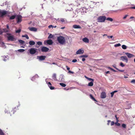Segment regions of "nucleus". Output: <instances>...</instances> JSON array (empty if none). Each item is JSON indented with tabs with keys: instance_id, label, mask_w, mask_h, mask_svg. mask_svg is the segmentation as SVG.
<instances>
[{
	"instance_id": "338daca9",
	"label": "nucleus",
	"mask_w": 135,
	"mask_h": 135,
	"mask_svg": "<svg viewBox=\"0 0 135 135\" xmlns=\"http://www.w3.org/2000/svg\"><path fill=\"white\" fill-rule=\"evenodd\" d=\"M106 74H108L110 73V71H107L106 72Z\"/></svg>"
},
{
	"instance_id": "ddd939ff",
	"label": "nucleus",
	"mask_w": 135,
	"mask_h": 135,
	"mask_svg": "<svg viewBox=\"0 0 135 135\" xmlns=\"http://www.w3.org/2000/svg\"><path fill=\"white\" fill-rule=\"evenodd\" d=\"M59 21L60 22H61L62 23H67V21L66 20H65L64 18H60V19Z\"/></svg>"
},
{
	"instance_id": "4d7b16f0",
	"label": "nucleus",
	"mask_w": 135,
	"mask_h": 135,
	"mask_svg": "<svg viewBox=\"0 0 135 135\" xmlns=\"http://www.w3.org/2000/svg\"><path fill=\"white\" fill-rule=\"evenodd\" d=\"M6 27L8 30H9V26L8 25H6Z\"/></svg>"
},
{
	"instance_id": "4468645a",
	"label": "nucleus",
	"mask_w": 135,
	"mask_h": 135,
	"mask_svg": "<svg viewBox=\"0 0 135 135\" xmlns=\"http://www.w3.org/2000/svg\"><path fill=\"white\" fill-rule=\"evenodd\" d=\"M73 27L74 28H81V27L79 25H74L73 26Z\"/></svg>"
},
{
	"instance_id": "680f3d73",
	"label": "nucleus",
	"mask_w": 135,
	"mask_h": 135,
	"mask_svg": "<svg viewBox=\"0 0 135 135\" xmlns=\"http://www.w3.org/2000/svg\"><path fill=\"white\" fill-rule=\"evenodd\" d=\"M85 58H83L82 59V61H85Z\"/></svg>"
},
{
	"instance_id": "f704fd0d",
	"label": "nucleus",
	"mask_w": 135,
	"mask_h": 135,
	"mask_svg": "<svg viewBox=\"0 0 135 135\" xmlns=\"http://www.w3.org/2000/svg\"><path fill=\"white\" fill-rule=\"evenodd\" d=\"M115 124L118 126H120V124L117 122L115 123Z\"/></svg>"
},
{
	"instance_id": "6e6d98bb",
	"label": "nucleus",
	"mask_w": 135,
	"mask_h": 135,
	"mask_svg": "<svg viewBox=\"0 0 135 135\" xmlns=\"http://www.w3.org/2000/svg\"><path fill=\"white\" fill-rule=\"evenodd\" d=\"M80 1L84 3V2H86L87 0H80Z\"/></svg>"
},
{
	"instance_id": "0eeeda50",
	"label": "nucleus",
	"mask_w": 135,
	"mask_h": 135,
	"mask_svg": "<svg viewBox=\"0 0 135 135\" xmlns=\"http://www.w3.org/2000/svg\"><path fill=\"white\" fill-rule=\"evenodd\" d=\"M17 23H20L22 21V17L20 15H17Z\"/></svg>"
},
{
	"instance_id": "9b49d317",
	"label": "nucleus",
	"mask_w": 135,
	"mask_h": 135,
	"mask_svg": "<svg viewBox=\"0 0 135 135\" xmlns=\"http://www.w3.org/2000/svg\"><path fill=\"white\" fill-rule=\"evenodd\" d=\"M84 51L83 50L81 49H79L76 52V54H82L84 53Z\"/></svg>"
},
{
	"instance_id": "aec40b11",
	"label": "nucleus",
	"mask_w": 135,
	"mask_h": 135,
	"mask_svg": "<svg viewBox=\"0 0 135 135\" xmlns=\"http://www.w3.org/2000/svg\"><path fill=\"white\" fill-rule=\"evenodd\" d=\"M113 66L114 68H115L116 69H117V70L119 71L123 72H124V70H120L118 68H117L115 67V65H113Z\"/></svg>"
},
{
	"instance_id": "2f4dec72",
	"label": "nucleus",
	"mask_w": 135,
	"mask_h": 135,
	"mask_svg": "<svg viewBox=\"0 0 135 135\" xmlns=\"http://www.w3.org/2000/svg\"><path fill=\"white\" fill-rule=\"evenodd\" d=\"M122 47L123 49H127V46L125 45H123L122 46Z\"/></svg>"
},
{
	"instance_id": "39448f33",
	"label": "nucleus",
	"mask_w": 135,
	"mask_h": 135,
	"mask_svg": "<svg viewBox=\"0 0 135 135\" xmlns=\"http://www.w3.org/2000/svg\"><path fill=\"white\" fill-rule=\"evenodd\" d=\"M120 59L123 61H125L126 63H127L128 61V59L125 56L120 57Z\"/></svg>"
},
{
	"instance_id": "9d476101",
	"label": "nucleus",
	"mask_w": 135,
	"mask_h": 135,
	"mask_svg": "<svg viewBox=\"0 0 135 135\" xmlns=\"http://www.w3.org/2000/svg\"><path fill=\"white\" fill-rule=\"evenodd\" d=\"M106 97V93L104 92H102L101 94L100 97L102 99L105 98Z\"/></svg>"
},
{
	"instance_id": "5701e85b",
	"label": "nucleus",
	"mask_w": 135,
	"mask_h": 135,
	"mask_svg": "<svg viewBox=\"0 0 135 135\" xmlns=\"http://www.w3.org/2000/svg\"><path fill=\"white\" fill-rule=\"evenodd\" d=\"M93 81H91L88 83V85L89 86H92L93 85Z\"/></svg>"
},
{
	"instance_id": "2eb2a0df",
	"label": "nucleus",
	"mask_w": 135,
	"mask_h": 135,
	"mask_svg": "<svg viewBox=\"0 0 135 135\" xmlns=\"http://www.w3.org/2000/svg\"><path fill=\"white\" fill-rule=\"evenodd\" d=\"M28 28L31 31H37V29L34 27H29Z\"/></svg>"
},
{
	"instance_id": "8fccbe9b",
	"label": "nucleus",
	"mask_w": 135,
	"mask_h": 135,
	"mask_svg": "<svg viewBox=\"0 0 135 135\" xmlns=\"http://www.w3.org/2000/svg\"><path fill=\"white\" fill-rule=\"evenodd\" d=\"M4 57L3 60L4 61H6V60H7V58L5 56H4Z\"/></svg>"
},
{
	"instance_id": "4be33fe9",
	"label": "nucleus",
	"mask_w": 135,
	"mask_h": 135,
	"mask_svg": "<svg viewBox=\"0 0 135 135\" xmlns=\"http://www.w3.org/2000/svg\"><path fill=\"white\" fill-rule=\"evenodd\" d=\"M52 78L54 80H56V75L55 74H53L52 76Z\"/></svg>"
},
{
	"instance_id": "ea45409f",
	"label": "nucleus",
	"mask_w": 135,
	"mask_h": 135,
	"mask_svg": "<svg viewBox=\"0 0 135 135\" xmlns=\"http://www.w3.org/2000/svg\"><path fill=\"white\" fill-rule=\"evenodd\" d=\"M87 79H88V80H89V81H94V80L92 78H87Z\"/></svg>"
},
{
	"instance_id": "5fc2aeb1",
	"label": "nucleus",
	"mask_w": 135,
	"mask_h": 135,
	"mask_svg": "<svg viewBox=\"0 0 135 135\" xmlns=\"http://www.w3.org/2000/svg\"><path fill=\"white\" fill-rule=\"evenodd\" d=\"M68 73H71L73 74L74 73V72H73L72 71L70 70H69V71Z\"/></svg>"
},
{
	"instance_id": "c03bdc74",
	"label": "nucleus",
	"mask_w": 135,
	"mask_h": 135,
	"mask_svg": "<svg viewBox=\"0 0 135 135\" xmlns=\"http://www.w3.org/2000/svg\"><path fill=\"white\" fill-rule=\"evenodd\" d=\"M114 93L113 92H111L110 93V94H111V97H113V96L114 95Z\"/></svg>"
},
{
	"instance_id": "bb28decb",
	"label": "nucleus",
	"mask_w": 135,
	"mask_h": 135,
	"mask_svg": "<svg viewBox=\"0 0 135 135\" xmlns=\"http://www.w3.org/2000/svg\"><path fill=\"white\" fill-rule=\"evenodd\" d=\"M3 32H9V30L6 29L4 28L3 29Z\"/></svg>"
},
{
	"instance_id": "bf43d9fd",
	"label": "nucleus",
	"mask_w": 135,
	"mask_h": 135,
	"mask_svg": "<svg viewBox=\"0 0 135 135\" xmlns=\"http://www.w3.org/2000/svg\"><path fill=\"white\" fill-rule=\"evenodd\" d=\"M131 9H135V6L134 7H132L130 8Z\"/></svg>"
},
{
	"instance_id": "13d9d810",
	"label": "nucleus",
	"mask_w": 135,
	"mask_h": 135,
	"mask_svg": "<svg viewBox=\"0 0 135 135\" xmlns=\"http://www.w3.org/2000/svg\"><path fill=\"white\" fill-rule=\"evenodd\" d=\"M108 123H107V125H109V123L111 122V121L110 120H108Z\"/></svg>"
},
{
	"instance_id": "09e8293b",
	"label": "nucleus",
	"mask_w": 135,
	"mask_h": 135,
	"mask_svg": "<svg viewBox=\"0 0 135 135\" xmlns=\"http://www.w3.org/2000/svg\"><path fill=\"white\" fill-rule=\"evenodd\" d=\"M113 37V36H107V37L108 38H112Z\"/></svg>"
},
{
	"instance_id": "7c9ffc66",
	"label": "nucleus",
	"mask_w": 135,
	"mask_h": 135,
	"mask_svg": "<svg viewBox=\"0 0 135 135\" xmlns=\"http://www.w3.org/2000/svg\"><path fill=\"white\" fill-rule=\"evenodd\" d=\"M88 56L87 55H81L80 56V57H85V58H86V57H88Z\"/></svg>"
},
{
	"instance_id": "58836bf2",
	"label": "nucleus",
	"mask_w": 135,
	"mask_h": 135,
	"mask_svg": "<svg viewBox=\"0 0 135 135\" xmlns=\"http://www.w3.org/2000/svg\"><path fill=\"white\" fill-rule=\"evenodd\" d=\"M37 44L38 45H42V42L40 41H38L37 42Z\"/></svg>"
},
{
	"instance_id": "f257e3e1",
	"label": "nucleus",
	"mask_w": 135,
	"mask_h": 135,
	"mask_svg": "<svg viewBox=\"0 0 135 135\" xmlns=\"http://www.w3.org/2000/svg\"><path fill=\"white\" fill-rule=\"evenodd\" d=\"M57 40L59 42L61 45L65 44L66 42L65 38L62 36H60L57 37Z\"/></svg>"
},
{
	"instance_id": "c756f323",
	"label": "nucleus",
	"mask_w": 135,
	"mask_h": 135,
	"mask_svg": "<svg viewBox=\"0 0 135 135\" xmlns=\"http://www.w3.org/2000/svg\"><path fill=\"white\" fill-rule=\"evenodd\" d=\"M15 17H16V16H15L13 15V16H11L10 17V19L11 20H13V19H15Z\"/></svg>"
},
{
	"instance_id": "0e129e2a",
	"label": "nucleus",
	"mask_w": 135,
	"mask_h": 135,
	"mask_svg": "<svg viewBox=\"0 0 135 135\" xmlns=\"http://www.w3.org/2000/svg\"><path fill=\"white\" fill-rule=\"evenodd\" d=\"M117 91H118L117 90H115V91H113V93H116V92H117Z\"/></svg>"
},
{
	"instance_id": "774afa93",
	"label": "nucleus",
	"mask_w": 135,
	"mask_h": 135,
	"mask_svg": "<svg viewBox=\"0 0 135 135\" xmlns=\"http://www.w3.org/2000/svg\"><path fill=\"white\" fill-rule=\"evenodd\" d=\"M6 113H8V110L6 109L5 111Z\"/></svg>"
},
{
	"instance_id": "4c0bfd02",
	"label": "nucleus",
	"mask_w": 135,
	"mask_h": 135,
	"mask_svg": "<svg viewBox=\"0 0 135 135\" xmlns=\"http://www.w3.org/2000/svg\"><path fill=\"white\" fill-rule=\"evenodd\" d=\"M21 31V29H18V30H16V33H20Z\"/></svg>"
},
{
	"instance_id": "c85d7f7f",
	"label": "nucleus",
	"mask_w": 135,
	"mask_h": 135,
	"mask_svg": "<svg viewBox=\"0 0 135 135\" xmlns=\"http://www.w3.org/2000/svg\"><path fill=\"white\" fill-rule=\"evenodd\" d=\"M53 37V36L51 34H50L49 36H48V38H52Z\"/></svg>"
},
{
	"instance_id": "a18cd8bd",
	"label": "nucleus",
	"mask_w": 135,
	"mask_h": 135,
	"mask_svg": "<svg viewBox=\"0 0 135 135\" xmlns=\"http://www.w3.org/2000/svg\"><path fill=\"white\" fill-rule=\"evenodd\" d=\"M72 62H75L77 61V60L76 59H73L72 60Z\"/></svg>"
},
{
	"instance_id": "de8ad7c7",
	"label": "nucleus",
	"mask_w": 135,
	"mask_h": 135,
	"mask_svg": "<svg viewBox=\"0 0 135 135\" xmlns=\"http://www.w3.org/2000/svg\"><path fill=\"white\" fill-rule=\"evenodd\" d=\"M115 117L116 118V121L117 122H118L119 121L118 119V118L117 117V116L116 115H115Z\"/></svg>"
},
{
	"instance_id": "69168bd1",
	"label": "nucleus",
	"mask_w": 135,
	"mask_h": 135,
	"mask_svg": "<svg viewBox=\"0 0 135 135\" xmlns=\"http://www.w3.org/2000/svg\"><path fill=\"white\" fill-rule=\"evenodd\" d=\"M117 11L116 10V11H112V12H117Z\"/></svg>"
},
{
	"instance_id": "f3484780",
	"label": "nucleus",
	"mask_w": 135,
	"mask_h": 135,
	"mask_svg": "<svg viewBox=\"0 0 135 135\" xmlns=\"http://www.w3.org/2000/svg\"><path fill=\"white\" fill-rule=\"evenodd\" d=\"M83 42H86V43H88L89 42V39L86 37H85L83 38Z\"/></svg>"
},
{
	"instance_id": "e433bc0d",
	"label": "nucleus",
	"mask_w": 135,
	"mask_h": 135,
	"mask_svg": "<svg viewBox=\"0 0 135 135\" xmlns=\"http://www.w3.org/2000/svg\"><path fill=\"white\" fill-rule=\"evenodd\" d=\"M120 65L122 67L125 66V65L122 62L120 63Z\"/></svg>"
},
{
	"instance_id": "49530a36",
	"label": "nucleus",
	"mask_w": 135,
	"mask_h": 135,
	"mask_svg": "<svg viewBox=\"0 0 135 135\" xmlns=\"http://www.w3.org/2000/svg\"><path fill=\"white\" fill-rule=\"evenodd\" d=\"M115 124L114 122L113 121H112L111 122V126H113L114 125V124Z\"/></svg>"
},
{
	"instance_id": "7ed1b4c3",
	"label": "nucleus",
	"mask_w": 135,
	"mask_h": 135,
	"mask_svg": "<svg viewBox=\"0 0 135 135\" xmlns=\"http://www.w3.org/2000/svg\"><path fill=\"white\" fill-rule=\"evenodd\" d=\"M106 19V17L104 16H101L99 17L97 19L98 22H104Z\"/></svg>"
},
{
	"instance_id": "052dcab7",
	"label": "nucleus",
	"mask_w": 135,
	"mask_h": 135,
	"mask_svg": "<svg viewBox=\"0 0 135 135\" xmlns=\"http://www.w3.org/2000/svg\"><path fill=\"white\" fill-rule=\"evenodd\" d=\"M108 68L109 69H110V70H111L112 71V70H113V69H112V68H111L110 67H109Z\"/></svg>"
},
{
	"instance_id": "f8f14e48",
	"label": "nucleus",
	"mask_w": 135,
	"mask_h": 135,
	"mask_svg": "<svg viewBox=\"0 0 135 135\" xmlns=\"http://www.w3.org/2000/svg\"><path fill=\"white\" fill-rule=\"evenodd\" d=\"M125 54L129 58H131L134 56L133 55L127 52Z\"/></svg>"
},
{
	"instance_id": "412c9836",
	"label": "nucleus",
	"mask_w": 135,
	"mask_h": 135,
	"mask_svg": "<svg viewBox=\"0 0 135 135\" xmlns=\"http://www.w3.org/2000/svg\"><path fill=\"white\" fill-rule=\"evenodd\" d=\"M90 98L94 101L97 102V100L95 99V98L93 97V95L91 94H90Z\"/></svg>"
},
{
	"instance_id": "6e6552de",
	"label": "nucleus",
	"mask_w": 135,
	"mask_h": 135,
	"mask_svg": "<svg viewBox=\"0 0 135 135\" xmlns=\"http://www.w3.org/2000/svg\"><path fill=\"white\" fill-rule=\"evenodd\" d=\"M37 59L40 61H42L45 59L46 56H45L42 55L40 56H37Z\"/></svg>"
},
{
	"instance_id": "603ef678",
	"label": "nucleus",
	"mask_w": 135,
	"mask_h": 135,
	"mask_svg": "<svg viewBox=\"0 0 135 135\" xmlns=\"http://www.w3.org/2000/svg\"><path fill=\"white\" fill-rule=\"evenodd\" d=\"M66 68H67V69L69 71V70H70V68L68 66H66Z\"/></svg>"
},
{
	"instance_id": "473e14b6",
	"label": "nucleus",
	"mask_w": 135,
	"mask_h": 135,
	"mask_svg": "<svg viewBox=\"0 0 135 135\" xmlns=\"http://www.w3.org/2000/svg\"><path fill=\"white\" fill-rule=\"evenodd\" d=\"M18 51L20 52H23L25 51V50L23 49H20L18 50Z\"/></svg>"
},
{
	"instance_id": "b1692460",
	"label": "nucleus",
	"mask_w": 135,
	"mask_h": 135,
	"mask_svg": "<svg viewBox=\"0 0 135 135\" xmlns=\"http://www.w3.org/2000/svg\"><path fill=\"white\" fill-rule=\"evenodd\" d=\"M18 41L21 44H23L25 43V42L24 41L22 40H19Z\"/></svg>"
},
{
	"instance_id": "a19ab883",
	"label": "nucleus",
	"mask_w": 135,
	"mask_h": 135,
	"mask_svg": "<svg viewBox=\"0 0 135 135\" xmlns=\"http://www.w3.org/2000/svg\"><path fill=\"white\" fill-rule=\"evenodd\" d=\"M128 16V15H126L124 16V17H123V19H125Z\"/></svg>"
},
{
	"instance_id": "a878e982",
	"label": "nucleus",
	"mask_w": 135,
	"mask_h": 135,
	"mask_svg": "<svg viewBox=\"0 0 135 135\" xmlns=\"http://www.w3.org/2000/svg\"><path fill=\"white\" fill-rule=\"evenodd\" d=\"M106 19L107 20L110 21L112 22L113 21V19L112 18L110 17H108L107 18H106Z\"/></svg>"
},
{
	"instance_id": "cd10ccee",
	"label": "nucleus",
	"mask_w": 135,
	"mask_h": 135,
	"mask_svg": "<svg viewBox=\"0 0 135 135\" xmlns=\"http://www.w3.org/2000/svg\"><path fill=\"white\" fill-rule=\"evenodd\" d=\"M59 84L60 85L64 87H65L66 86V85L65 84L63 83H60Z\"/></svg>"
},
{
	"instance_id": "423d86ee",
	"label": "nucleus",
	"mask_w": 135,
	"mask_h": 135,
	"mask_svg": "<svg viewBox=\"0 0 135 135\" xmlns=\"http://www.w3.org/2000/svg\"><path fill=\"white\" fill-rule=\"evenodd\" d=\"M49 49V48L46 47L42 46L41 47V50L42 52H47Z\"/></svg>"
},
{
	"instance_id": "20e7f679",
	"label": "nucleus",
	"mask_w": 135,
	"mask_h": 135,
	"mask_svg": "<svg viewBox=\"0 0 135 135\" xmlns=\"http://www.w3.org/2000/svg\"><path fill=\"white\" fill-rule=\"evenodd\" d=\"M37 49L34 48H32L29 49V52L31 54H33L36 52V50Z\"/></svg>"
},
{
	"instance_id": "e2e57ef3",
	"label": "nucleus",
	"mask_w": 135,
	"mask_h": 135,
	"mask_svg": "<svg viewBox=\"0 0 135 135\" xmlns=\"http://www.w3.org/2000/svg\"><path fill=\"white\" fill-rule=\"evenodd\" d=\"M134 18V17H133V16H131V17H130V19H132V18Z\"/></svg>"
},
{
	"instance_id": "37998d69",
	"label": "nucleus",
	"mask_w": 135,
	"mask_h": 135,
	"mask_svg": "<svg viewBox=\"0 0 135 135\" xmlns=\"http://www.w3.org/2000/svg\"><path fill=\"white\" fill-rule=\"evenodd\" d=\"M51 27L52 28H53V26L51 25H50L48 26V28H51Z\"/></svg>"
},
{
	"instance_id": "393cba45",
	"label": "nucleus",
	"mask_w": 135,
	"mask_h": 135,
	"mask_svg": "<svg viewBox=\"0 0 135 135\" xmlns=\"http://www.w3.org/2000/svg\"><path fill=\"white\" fill-rule=\"evenodd\" d=\"M22 37H26L27 39H29V37L27 35H22Z\"/></svg>"
},
{
	"instance_id": "72a5a7b5",
	"label": "nucleus",
	"mask_w": 135,
	"mask_h": 135,
	"mask_svg": "<svg viewBox=\"0 0 135 135\" xmlns=\"http://www.w3.org/2000/svg\"><path fill=\"white\" fill-rule=\"evenodd\" d=\"M0 135H4V134L2 130L0 129Z\"/></svg>"
},
{
	"instance_id": "1a4fd4ad",
	"label": "nucleus",
	"mask_w": 135,
	"mask_h": 135,
	"mask_svg": "<svg viewBox=\"0 0 135 135\" xmlns=\"http://www.w3.org/2000/svg\"><path fill=\"white\" fill-rule=\"evenodd\" d=\"M7 13V12L5 11H0V15L1 17L6 15Z\"/></svg>"
},
{
	"instance_id": "3c124183",
	"label": "nucleus",
	"mask_w": 135,
	"mask_h": 135,
	"mask_svg": "<svg viewBox=\"0 0 135 135\" xmlns=\"http://www.w3.org/2000/svg\"><path fill=\"white\" fill-rule=\"evenodd\" d=\"M131 83H135V80L133 79L131 81Z\"/></svg>"
},
{
	"instance_id": "6ab92c4d",
	"label": "nucleus",
	"mask_w": 135,
	"mask_h": 135,
	"mask_svg": "<svg viewBox=\"0 0 135 135\" xmlns=\"http://www.w3.org/2000/svg\"><path fill=\"white\" fill-rule=\"evenodd\" d=\"M29 44L30 45L32 46L35 45V42L33 41H31L29 42Z\"/></svg>"
},
{
	"instance_id": "c9c22d12",
	"label": "nucleus",
	"mask_w": 135,
	"mask_h": 135,
	"mask_svg": "<svg viewBox=\"0 0 135 135\" xmlns=\"http://www.w3.org/2000/svg\"><path fill=\"white\" fill-rule=\"evenodd\" d=\"M121 46V44H120L119 43V44H117L114 45V46L115 47H118V46Z\"/></svg>"
},
{
	"instance_id": "a211bd4d",
	"label": "nucleus",
	"mask_w": 135,
	"mask_h": 135,
	"mask_svg": "<svg viewBox=\"0 0 135 135\" xmlns=\"http://www.w3.org/2000/svg\"><path fill=\"white\" fill-rule=\"evenodd\" d=\"M47 43L48 44L51 45L52 44L53 42L51 40H48L47 41Z\"/></svg>"
},
{
	"instance_id": "dca6fc26",
	"label": "nucleus",
	"mask_w": 135,
	"mask_h": 135,
	"mask_svg": "<svg viewBox=\"0 0 135 135\" xmlns=\"http://www.w3.org/2000/svg\"><path fill=\"white\" fill-rule=\"evenodd\" d=\"M48 86L51 90H53L55 89V87L53 86H50L49 85H51V84L50 82H49L48 83Z\"/></svg>"
},
{
	"instance_id": "79ce46f5",
	"label": "nucleus",
	"mask_w": 135,
	"mask_h": 135,
	"mask_svg": "<svg viewBox=\"0 0 135 135\" xmlns=\"http://www.w3.org/2000/svg\"><path fill=\"white\" fill-rule=\"evenodd\" d=\"M122 126L124 128H126V125L125 124H123L122 125Z\"/></svg>"
},
{
	"instance_id": "f03ea898",
	"label": "nucleus",
	"mask_w": 135,
	"mask_h": 135,
	"mask_svg": "<svg viewBox=\"0 0 135 135\" xmlns=\"http://www.w3.org/2000/svg\"><path fill=\"white\" fill-rule=\"evenodd\" d=\"M6 36L7 40L8 41H14L16 40L13 35L9 33H7L5 36Z\"/></svg>"
},
{
	"instance_id": "864d4df0",
	"label": "nucleus",
	"mask_w": 135,
	"mask_h": 135,
	"mask_svg": "<svg viewBox=\"0 0 135 135\" xmlns=\"http://www.w3.org/2000/svg\"><path fill=\"white\" fill-rule=\"evenodd\" d=\"M3 32L2 30H0V35L2 34Z\"/></svg>"
}]
</instances>
